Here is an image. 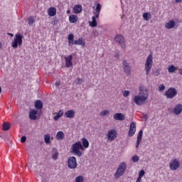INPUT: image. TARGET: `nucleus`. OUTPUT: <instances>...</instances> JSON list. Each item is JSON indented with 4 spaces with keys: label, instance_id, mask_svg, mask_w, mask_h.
Instances as JSON below:
<instances>
[{
    "label": "nucleus",
    "instance_id": "nucleus-1",
    "mask_svg": "<svg viewBox=\"0 0 182 182\" xmlns=\"http://www.w3.org/2000/svg\"><path fill=\"white\" fill-rule=\"evenodd\" d=\"M149 97V90L144 85H141L139 86V93L134 97V102L138 106H141L148 100Z\"/></svg>",
    "mask_w": 182,
    "mask_h": 182
},
{
    "label": "nucleus",
    "instance_id": "nucleus-2",
    "mask_svg": "<svg viewBox=\"0 0 182 182\" xmlns=\"http://www.w3.org/2000/svg\"><path fill=\"white\" fill-rule=\"evenodd\" d=\"M102 6L100 3H97V7H95V11H94V15L92 17V21L89 22L90 26L92 28H95L97 26L96 18H99Z\"/></svg>",
    "mask_w": 182,
    "mask_h": 182
},
{
    "label": "nucleus",
    "instance_id": "nucleus-3",
    "mask_svg": "<svg viewBox=\"0 0 182 182\" xmlns=\"http://www.w3.org/2000/svg\"><path fill=\"white\" fill-rule=\"evenodd\" d=\"M153 60V55L150 54L146 58V60H145V74L146 75V76H149L151 73L154 63Z\"/></svg>",
    "mask_w": 182,
    "mask_h": 182
},
{
    "label": "nucleus",
    "instance_id": "nucleus-4",
    "mask_svg": "<svg viewBox=\"0 0 182 182\" xmlns=\"http://www.w3.org/2000/svg\"><path fill=\"white\" fill-rule=\"evenodd\" d=\"M127 167V165L125 162L119 164V165H118V168H117V172L114 174V177L118 179L119 177L122 176L126 171Z\"/></svg>",
    "mask_w": 182,
    "mask_h": 182
},
{
    "label": "nucleus",
    "instance_id": "nucleus-5",
    "mask_svg": "<svg viewBox=\"0 0 182 182\" xmlns=\"http://www.w3.org/2000/svg\"><path fill=\"white\" fill-rule=\"evenodd\" d=\"M80 150H85L82 143L80 141L76 142L72 146V152L78 156H81L82 153Z\"/></svg>",
    "mask_w": 182,
    "mask_h": 182
},
{
    "label": "nucleus",
    "instance_id": "nucleus-6",
    "mask_svg": "<svg viewBox=\"0 0 182 182\" xmlns=\"http://www.w3.org/2000/svg\"><path fill=\"white\" fill-rule=\"evenodd\" d=\"M23 43V35L17 33L15 36L14 40L11 43L14 48H17L18 46H21Z\"/></svg>",
    "mask_w": 182,
    "mask_h": 182
},
{
    "label": "nucleus",
    "instance_id": "nucleus-7",
    "mask_svg": "<svg viewBox=\"0 0 182 182\" xmlns=\"http://www.w3.org/2000/svg\"><path fill=\"white\" fill-rule=\"evenodd\" d=\"M171 171H177L181 167V163L178 159H173L168 164Z\"/></svg>",
    "mask_w": 182,
    "mask_h": 182
},
{
    "label": "nucleus",
    "instance_id": "nucleus-8",
    "mask_svg": "<svg viewBox=\"0 0 182 182\" xmlns=\"http://www.w3.org/2000/svg\"><path fill=\"white\" fill-rule=\"evenodd\" d=\"M67 164L69 168L75 169L77 166V159L75 156H71L68 159Z\"/></svg>",
    "mask_w": 182,
    "mask_h": 182
},
{
    "label": "nucleus",
    "instance_id": "nucleus-9",
    "mask_svg": "<svg viewBox=\"0 0 182 182\" xmlns=\"http://www.w3.org/2000/svg\"><path fill=\"white\" fill-rule=\"evenodd\" d=\"M177 90L175 88L171 87L166 91L164 95L167 99H173L177 95Z\"/></svg>",
    "mask_w": 182,
    "mask_h": 182
},
{
    "label": "nucleus",
    "instance_id": "nucleus-10",
    "mask_svg": "<svg viewBox=\"0 0 182 182\" xmlns=\"http://www.w3.org/2000/svg\"><path fill=\"white\" fill-rule=\"evenodd\" d=\"M117 136V132L114 129H111L107 133V139L109 141H114Z\"/></svg>",
    "mask_w": 182,
    "mask_h": 182
},
{
    "label": "nucleus",
    "instance_id": "nucleus-11",
    "mask_svg": "<svg viewBox=\"0 0 182 182\" xmlns=\"http://www.w3.org/2000/svg\"><path fill=\"white\" fill-rule=\"evenodd\" d=\"M122 68L124 69V73H125L127 75H131L132 68L127 60L122 61Z\"/></svg>",
    "mask_w": 182,
    "mask_h": 182
},
{
    "label": "nucleus",
    "instance_id": "nucleus-12",
    "mask_svg": "<svg viewBox=\"0 0 182 182\" xmlns=\"http://www.w3.org/2000/svg\"><path fill=\"white\" fill-rule=\"evenodd\" d=\"M114 40H115V42L119 43V45L121 46V48H122L123 49L126 48L124 38L122 36L117 35V36H115Z\"/></svg>",
    "mask_w": 182,
    "mask_h": 182
},
{
    "label": "nucleus",
    "instance_id": "nucleus-13",
    "mask_svg": "<svg viewBox=\"0 0 182 182\" xmlns=\"http://www.w3.org/2000/svg\"><path fill=\"white\" fill-rule=\"evenodd\" d=\"M136 131V127L135 122H131V125H129V132H128V136H133Z\"/></svg>",
    "mask_w": 182,
    "mask_h": 182
},
{
    "label": "nucleus",
    "instance_id": "nucleus-14",
    "mask_svg": "<svg viewBox=\"0 0 182 182\" xmlns=\"http://www.w3.org/2000/svg\"><path fill=\"white\" fill-rule=\"evenodd\" d=\"M65 66L67 68H70L73 66V56L72 55H68V56H65Z\"/></svg>",
    "mask_w": 182,
    "mask_h": 182
},
{
    "label": "nucleus",
    "instance_id": "nucleus-15",
    "mask_svg": "<svg viewBox=\"0 0 182 182\" xmlns=\"http://www.w3.org/2000/svg\"><path fill=\"white\" fill-rule=\"evenodd\" d=\"M182 112V105L178 104L173 109V113L176 115H179Z\"/></svg>",
    "mask_w": 182,
    "mask_h": 182
},
{
    "label": "nucleus",
    "instance_id": "nucleus-16",
    "mask_svg": "<svg viewBox=\"0 0 182 182\" xmlns=\"http://www.w3.org/2000/svg\"><path fill=\"white\" fill-rule=\"evenodd\" d=\"M126 117L122 113H117L114 114V119L117 121H124L125 120Z\"/></svg>",
    "mask_w": 182,
    "mask_h": 182
},
{
    "label": "nucleus",
    "instance_id": "nucleus-17",
    "mask_svg": "<svg viewBox=\"0 0 182 182\" xmlns=\"http://www.w3.org/2000/svg\"><path fill=\"white\" fill-rule=\"evenodd\" d=\"M176 23L174 21H169L168 22H166L164 25L165 28L170 30L175 27Z\"/></svg>",
    "mask_w": 182,
    "mask_h": 182
},
{
    "label": "nucleus",
    "instance_id": "nucleus-18",
    "mask_svg": "<svg viewBox=\"0 0 182 182\" xmlns=\"http://www.w3.org/2000/svg\"><path fill=\"white\" fill-rule=\"evenodd\" d=\"M142 136H143V131L141 130L139 131V132H138V136L136 137V149L139 148V146L140 144V142L141 141L142 139Z\"/></svg>",
    "mask_w": 182,
    "mask_h": 182
},
{
    "label": "nucleus",
    "instance_id": "nucleus-19",
    "mask_svg": "<svg viewBox=\"0 0 182 182\" xmlns=\"http://www.w3.org/2000/svg\"><path fill=\"white\" fill-rule=\"evenodd\" d=\"M37 114H38V112L36 109H31L29 113V117L31 119L36 120Z\"/></svg>",
    "mask_w": 182,
    "mask_h": 182
},
{
    "label": "nucleus",
    "instance_id": "nucleus-20",
    "mask_svg": "<svg viewBox=\"0 0 182 182\" xmlns=\"http://www.w3.org/2000/svg\"><path fill=\"white\" fill-rule=\"evenodd\" d=\"M78 21L77 16H75V14H71L69 17V21L71 23H76Z\"/></svg>",
    "mask_w": 182,
    "mask_h": 182
},
{
    "label": "nucleus",
    "instance_id": "nucleus-21",
    "mask_svg": "<svg viewBox=\"0 0 182 182\" xmlns=\"http://www.w3.org/2000/svg\"><path fill=\"white\" fill-rule=\"evenodd\" d=\"M73 11L75 14H80L82 11V7L81 4H77V6H75L73 8Z\"/></svg>",
    "mask_w": 182,
    "mask_h": 182
},
{
    "label": "nucleus",
    "instance_id": "nucleus-22",
    "mask_svg": "<svg viewBox=\"0 0 182 182\" xmlns=\"http://www.w3.org/2000/svg\"><path fill=\"white\" fill-rule=\"evenodd\" d=\"M48 12L50 16H55L56 15L57 10L55 7H50Z\"/></svg>",
    "mask_w": 182,
    "mask_h": 182
},
{
    "label": "nucleus",
    "instance_id": "nucleus-23",
    "mask_svg": "<svg viewBox=\"0 0 182 182\" xmlns=\"http://www.w3.org/2000/svg\"><path fill=\"white\" fill-rule=\"evenodd\" d=\"M75 115V112L74 110H69L65 113V116L67 118H74Z\"/></svg>",
    "mask_w": 182,
    "mask_h": 182
},
{
    "label": "nucleus",
    "instance_id": "nucleus-24",
    "mask_svg": "<svg viewBox=\"0 0 182 182\" xmlns=\"http://www.w3.org/2000/svg\"><path fill=\"white\" fill-rule=\"evenodd\" d=\"M65 138V134L63 132H58L56 134V139L58 141H62Z\"/></svg>",
    "mask_w": 182,
    "mask_h": 182
},
{
    "label": "nucleus",
    "instance_id": "nucleus-25",
    "mask_svg": "<svg viewBox=\"0 0 182 182\" xmlns=\"http://www.w3.org/2000/svg\"><path fill=\"white\" fill-rule=\"evenodd\" d=\"M68 42H69V46H73L74 45V35L73 33L70 34L68 36Z\"/></svg>",
    "mask_w": 182,
    "mask_h": 182
},
{
    "label": "nucleus",
    "instance_id": "nucleus-26",
    "mask_svg": "<svg viewBox=\"0 0 182 182\" xmlns=\"http://www.w3.org/2000/svg\"><path fill=\"white\" fill-rule=\"evenodd\" d=\"M142 17L144 18V20L149 21L151 18V14H150V13H144Z\"/></svg>",
    "mask_w": 182,
    "mask_h": 182
},
{
    "label": "nucleus",
    "instance_id": "nucleus-27",
    "mask_svg": "<svg viewBox=\"0 0 182 182\" xmlns=\"http://www.w3.org/2000/svg\"><path fill=\"white\" fill-rule=\"evenodd\" d=\"M82 145L83 146L84 149L89 147L90 144H89V141H87V139H86L85 138H83L82 139Z\"/></svg>",
    "mask_w": 182,
    "mask_h": 182
},
{
    "label": "nucleus",
    "instance_id": "nucleus-28",
    "mask_svg": "<svg viewBox=\"0 0 182 182\" xmlns=\"http://www.w3.org/2000/svg\"><path fill=\"white\" fill-rule=\"evenodd\" d=\"M35 107L37 109H41L43 108V102L41 100L36 101Z\"/></svg>",
    "mask_w": 182,
    "mask_h": 182
},
{
    "label": "nucleus",
    "instance_id": "nucleus-29",
    "mask_svg": "<svg viewBox=\"0 0 182 182\" xmlns=\"http://www.w3.org/2000/svg\"><path fill=\"white\" fill-rule=\"evenodd\" d=\"M44 141L47 144H50L51 143L50 135L49 134H45Z\"/></svg>",
    "mask_w": 182,
    "mask_h": 182
},
{
    "label": "nucleus",
    "instance_id": "nucleus-30",
    "mask_svg": "<svg viewBox=\"0 0 182 182\" xmlns=\"http://www.w3.org/2000/svg\"><path fill=\"white\" fill-rule=\"evenodd\" d=\"M144 175H145V171L144 170H141V171H139V176H138V178H136V182H141V178Z\"/></svg>",
    "mask_w": 182,
    "mask_h": 182
},
{
    "label": "nucleus",
    "instance_id": "nucleus-31",
    "mask_svg": "<svg viewBox=\"0 0 182 182\" xmlns=\"http://www.w3.org/2000/svg\"><path fill=\"white\" fill-rule=\"evenodd\" d=\"M64 112L62 110H60L58 113H57V115L54 117V119L55 121L58 120L63 115Z\"/></svg>",
    "mask_w": 182,
    "mask_h": 182
},
{
    "label": "nucleus",
    "instance_id": "nucleus-32",
    "mask_svg": "<svg viewBox=\"0 0 182 182\" xmlns=\"http://www.w3.org/2000/svg\"><path fill=\"white\" fill-rule=\"evenodd\" d=\"M176 70V68L174 65H171L168 68V72L169 73H173Z\"/></svg>",
    "mask_w": 182,
    "mask_h": 182
},
{
    "label": "nucleus",
    "instance_id": "nucleus-33",
    "mask_svg": "<svg viewBox=\"0 0 182 182\" xmlns=\"http://www.w3.org/2000/svg\"><path fill=\"white\" fill-rule=\"evenodd\" d=\"M109 114V111L107 109L101 111V112L100 113V116L101 117L108 116Z\"/></svg>",
    "mask_w": 182,
    "mask_h": 182
},
{
    "label": "nucleus",
    "instance_id": "nucleus-34",
    "mask_svg": "<svg viewBox=\"0 0 182 182\" xmlns=\"http://www.w3.org/2000/svg\"><path fill=\"white\" fill-rule=\"evenodd\" d=\"M58 155H59V153L58 152L57 150H55L53 151V154L52 155V158L53 159H54L55 161L58 159Z\"/></svg>",
    "mask_w": 182,
    "mask_h": 182
},
{
    "label": "nucleus",
    "instance_id": "nucleus-35",
    "mask_svg": "<svg viewBox=\"0 0 182 182\" xmlns=\"http://www.w3.org/2000/svg\"><path fill=\"white\" fill-rule=\"evenodd\" d=\"M11 127V124H8V123H4L3 124V130L4 131H7L10 129Z\"/></svg>",
    "mask_w": 182,
    "mask_h": 182
},
{
    "label": "nucleus",
    "instance_id": "nucleus-36",
    "mask_svg": "<svg viewBox=\"0 0 182 182\" xmlns=\"http://www.w3.org/2000/svg\"><path fill=\"white\" fill-rule=\"evenodd\" d=\"M29 26H33V24L35 23V18L34 17H29L28 19Z\"/></svg>",
    "mask_w": 182,
    "mask_h": 182
},
{
    "label": "nucleus",
    "instance_id": "nucleus-37",
    "mask_svg": "<svg viewBox=\"0 0 182 182\" xmlns=\"http://www.w3.org/2000/svg\"><path fill=\"white\" fill-rule=\"evenodd\" d=\"M74 44H75V45H77V46H81V45H82V44H83V40H82V38H80V39H79V40H77V41H75L74 42Z\"/></svg>",
    "mask_w": 182,
    "mask_h": 182
},
{
    "label": "nucleus",
    "instance_id": "nucleus-38",
    "mask_svg": "<svg viewBox=\"0 0 182 182\" xmlns=\"http://www.w3.org/2000/svg\"><path fill=\"white\" fill-rule=\"evenodd\" d=\"M75 182H84V177L82 176H79L75 178Z\"/></svg>",
    "mask_w": 182,
    "mask_h": 182
},
{
    "label": "nucleus",
    "instance_id": "nucleus-39",
    "mask_svg": "<svg viewBox=\"0 0 182 182\" xmlns=\"http://www.w3.org/2000/svg\"><path fill=\"white\" fill-rule=\"evenodd\" d=\"M83 80L80 78H77L75 80V84L76 85H81L82 83Z\"/></svg>",
    "mask_w": 182,
    "mask_h": 182
},
{
    "label": "nucleus",
    "instance_id": "nucleus-40",
    "mask_svg": "<svg viewBox=\"0 0 182 182\" xmlns=\"http://www.w3.org/2000/svg\"><path fill=\"white\" fill-rule=\"evenodd\" d=\"M166 87L164 85H159V91L161 92L165 90Z\"/></svg>",
    "mask_w": 182,
    "mask_h": 182
},
{
    "label": "nucleus",
    "instance_id": "nucleus-41",
    "mask_svg": "<svg viewBox=\"0 0 182 182\" xmlns=\"http://www.w3.org/2000/svg\"><path fill=\"white\" fill-rule=\"evenodd\" d=\"M129 95H130V92L128 90H125V91H124V93H122V95H124V97H129Z\"/></svg>",
    "mask_w": 182,
    "mask_h": 182
},
{
    "label": "nucleus",
    "instance_id": "nucleus-42",
    "mask_svg": "<svg viewBox=\"0 0 182 182\" xmlns=\"http://www.w3.org/2000/svg\"><path fill=\"white\" fill-rule=\"evenodd\" d=\"M139 160V156H132V161L136 163V162H138Z\"/></svg>",
    "mask_w": 182,
    "mask_h": 182
},
{
    "label": "nucleus",
    "instance_id": "nucleus-43",
    "mask_svg": "<svg viewBox=\"0 0 182 182\" xmlns=\"http://www.w3.org/2000/svg\"><path fill=\"white\" fill-rule=\"evenodd\" d=\"M26 141V137L25 136H23L21 138V141L22 143H24Z\"/></svg>",
    "mask_w": 182,
    "mask_h": 182
},
{
    "label": "nucleus",
    "instance_id": "nucleus-44",
    "mask_svg": "<svg viewBox=\"0 0 182 182\" xmlns=\"http://www.w3.org/2000/svg\"><path fill=\"white\" fill-rule=\"evenodd\" d=\"M176 3H181L182 0H175Z\"/></svg>",
    "mask_w": 182,
    "mask_h": 182
},
{
    "label": "nucleus",
    "instance_id": "nucleus-45",
    "mask_svg": "<svg viewBox=\"0 0 182 182\" xmlns=\"http://www.w3.org/2000/svg\"><path fill=\"white\" fill-rule=\"evenodd\" d=\"M178 72H179V74H180L181 75H182V69H179V70H178Z\"/></svg>",
    "mask_w": 182,
    "mask_h": 182
},
{
    "label": "nucleus",
    "instance_id": "nucleus-46",
    "mask_svg": "<svg viewBox=\"0 0 182 182\" xmlns=\"http://www.w3.org/2000/svg\"><path fill=\"white\" fill-rule=\"evenodd\" d=\"M55 85H56V87H59L60 85V82H56Z\"/></svg>",
    "mask_w": 182,
    "mask_h": 182
},
{
    "label": "nucleus",
    "instance_id": "nucleus-47",
    "mask_svg": "<svg viewBox=\"0 0 182 182\" xmlns=\"http://www.w3.org/2000/svg\"><path fill=\"white\" fill-rule=\"evenodd\" d=\"M119 58V54H115V58Z\"/></svg>",
    "mask_w": 182,
    "mask_h": 182
},
{
    "label": "nucleus",
    "instance_id": "nucleus-48",
    "mask_svg": "<svg viewBox=\"0 0 182 182\" xmlns=\"http://www.w3.org/2000/svg\"><path fill=\"white\" fill-rule=\"evenodd\" d=\"M9 36L14 37V35L12 33H8Z\"/></svg>",
    "mask_w": 182,
    "mask_h": 182
},
{
    "label": "nucleus",
    "instance_id": "nucleus-49",
    "mask_svg": "<svg viewBox=\"0 0 182 182\" xmlns=\"http://www.w3.org/2000/svg\"><path fill=\"white\" fill-rule=\"evenodd\" d=\"M1 49H2V43H0V50H1Z\"/></svg>",
    "mask_w": 182,
    "mask_h": 182
},
{
    "label": "nucleus",
    "instance_id": "nucleus-50",
    "mask_svg": "<svg viewBox=\"0 0 182 182\" xmlns=\"http://www.w3.org/2000/svg\"><path fill=\"white\" fill-rule=\"evenodd\" d=\"M70 10H67V14H70Z\"/></svg>",
    "mask_w": 182,
    "mask_h": 182
},
{
    "label": "nucleus",
    "instance_id": "nucleus-51",
    "mask_svg": "<svg viewBox=\"0 0 182 182\" xmlns=\"http://www.w3.org/2000/svg\"><path fill=\"white\" fill-rule=\"evenodd\" d=\"M1 92V87H0V93Z\"/></svg>",
    "mask_w": 182,
    "mask_h": 182
}]
</instances>
